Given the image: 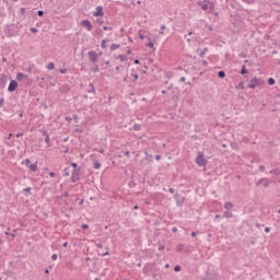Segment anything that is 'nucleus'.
I'll use <instances>...</instances> for the list:
<instances>
[{
  "instance_id": "nucleus-1",
  "label": "nucleus",
  "mask_w": 280,
  "mask_h": 280,
  "mask_svg": "<svg viewBox=\"0 0 280 280\" xmlns=\"http://www.w3.org/2000/svg\"><path fill=\"white\" fill-rule=\"evenodd\" d=\"M196 163L199 165V167H205L208 163L207 159H205V153L198 152V155L196 158Z\"/></svg>"
},
{
  "instance_id": "nucleus-2",
  "label": "nucleus",
  "mask_w": 280,
  "mask_h": 280,
  "mask_svg": "<svg viewBox=\"0 0 280 280\" xmlns=\"http://www.w3.org/2000/svg\"><path fill=\"white\" fill-rule=\"evenodd\" d=\"M264 81L261 79L254 78L250 80V83L247 85L248 89H255L256 86H261Z\"/></svg>"
},
{
  "instance_id": "nucleus-3",
  "label": "nucleus",
  "mask_w": 280,
  "mask_h": 280,
  "mask_svg": "<svg viewBox=\"0 0 280 280\" xmlns=\"http://www.w3.org/2000/svg\"><path fill=\"white\" fill-rule=\"evenodd\" d=\"M89 60L92 65H97V52L95 50H90L88 52Z\"/></svg>"
},
{
  "instance_id": "nucleus-4",
  "label": "nucleus",
  "mask_w": 280,
  "mask_h": 280,
  "mask_svg": "<svg viewBox=\"0 0 280 280\" xmlns=\"http://www.w3.org/2000/svg\"><path fill=\"white\" fill-rule=\"evenodd\" d=\"M197 5L201 8L203 12H207V10H209V0H198Z\"/></svg>"
},
{
  "instance_id": "nucleus-5",
  "label": "nucleus",
  "mask_w": 280,
  "mask_h": 280,
  "mask_svg": "<svg viewBox=\"0 0 280 280\" xmlns=\"http://www.w3.org/2000/svg\"><path fill=\"white\" fill-rule=\"evenodd\" d=\"M78 180H80V170L79 168H74L72 171L71 182L72 183H78Z\"/></svg>"
},
{
  "instance_id": "nucleus-6",
  "label": "nucleus",
  "mask_w": 280,
  "mask_h": 280,
  "mask_svg": "<svg viewBox=\"0 0 280 280\" xmlns=\"http://www.w3.org/2000/svg\"><path fill=\"white\" fill-rule=\"evenodd\" d=\"M18 86H19V82H16L15 80H12L8 86L9 93H14V91H16Z\"/></svg>"
},
{
  "instance_id": "nucleus-7",
  "label": "nucleus",
  "mask_w": 280,
  "mask_h": 280,
  "mask_svg": "<svg viewBox=\"0 0 280 280\" xmlns=\"http://www.w3.org/2000/svg\"><path fill=\"white\" fill-rule=\"evenodd\" d=\"M82 27H86L88 32H93V24L89 20H83L81 22Z\"/></svg>"
},
{
  "instance_id": "nucleus-8",
  "label": "nucleus",
  "mask_w": 280,
  "mask_h": 280,
  "mask_svg": "<svg viewBox=\"0 0 280 280\" xmlns=\"http://www.w3.org/2000/svg\"><path fill=\"white\" fill-rule=\"evenodd\" d=\"M93 16H104V8L102 5L96 7V11L93 13Z\"/></svg>"
},
{
  "instance_id": "nucleus-9",
  "label": "nucleus",
  "mask_w": 280,
  "mask_h": 280,
  "mask_svg": "<svg viewBox=\"0 0 280 280\" xmlns=\"http://www.w3.org/2000/svg\"><path fill=\"white\" fill-rule=\"evenodd\" d=\"M175 200L177 202V207H183V203L185 202V198H183L180 195H175Z\"/></svg>"
},
{
  "instance_id": "nucleus-10",
  "label": "nucleus",
  "mask_w": 280,
  "mask_h": 280,
  "mask_svg": "<svg viewBox=\"0 0 280 280\" xmlns=\"http://www.w3.org/2000/svg\"><path fill=\"white\" fill-rule=\"evenodd\" d=\"M262 183H265V184H264V187H268V185H270V182H268L267 178H260V179L256 183V185L259 186V185H261Z\"/></svg>"
},
{
  "instance_id": "nucleus-11",
  "label": "nucleus",
  "mask_w": 280,
  "mask_h": 280,
  "mask_svg": "<svg viewBox=\"0 0 280 280\" xmlns=\"http://www.w3.org/2000/svg\"><path fill=\"white\" fill-rule=\"evenodd\" d=\"M23 78L27 79V74H24L23 72H19L16 74L18 82H21V80H23Z\"/></svg>"
},
{
  "instance_id": "nucleus-12",
  "label": "nucleus",
  "mask_w": 280,
  "mask_h": 280,
  "mask_svg": "<svg viewBox=\"0 0 280 280\" xmlns=\"http://www.w3.org/2000/svg\"><path fill=\"white\" fill-rule=\"evenodd\" d=\"M224 209H226V211H231V209H233V202L226 201L224 203Z\"/></svg>"
},
{
  "instance_id": "nucleus-13",
  "label": "nucleus",
  "mask_w": 280,
  "mask_h": 280,
  "mask_svg": "<svg viewBox=\"0 0 280 280\" xmlns=\"http://www.w3.org/2000/svg\"><path fill=\"white\" fill-rule=\"evenodd\" d=\"M208 10L210 12H212L213 10H215V3H213L212 1L208 0Z\"/></svg>"
},
{
  "instance_id": "nucleus-14",
  "label": "nucleus",
  "mask_w": 280,
  "mask_h": 280,
  "mask_svg": "<svg viewBox=\"0 0 280 280\" xmlns=\"http://www.w3.org/2000/svg\"><path fill=\"white\" fill-rule=\"evenodd\" d=\"M223 218H233V212H231V210L224 211Z\"/></svg>"
},
{
  "instance_id": "nucleus-15",
  "label": "nucleus",
  "mask_w": 280,
  "mask_h": 280,
  "mask_svg": "<svg viewBox=\"0 0 280 280\" xmlns=\"http://www.w3.org/2000/svg\"><path fill=\"white\" fill-rule=\"evenodd\" d=\"M218 78H220L221 80L226 78V72H224V70H221L218 72Z\"/></svg>"
},
{
  "instance_id": "nucleus-16",
  "label": "nucleus",
  "mask_w": 280,
  "mask_h": 280,
  "mask_svg": "<svg viewBox=\"0 0 280 280\" xmlns=\"http://www.w3.org/2000/svg\"><path fill=\"white\" fill-rule=\"evenodd\" d=\"M176 250L177 253H183V250H185V245L184 244L177 245Z\"/></svg>"
},
{
  "instance_id": "nucleus-17",
  "label": "nucleus",
  "mask_w": 280,
  "mask_h": 280,
  "mask_svg": "<svg viewBox=\"0 0 280 280\" xmlns=\"http://www.w3.org/2000/svg\"><path fill=\"white\" fill-rule=\"evenodd\" d=\"M119 47H121L120 44H112L110 45V51H115V49H119Z\"/></svg>"
},
{
  "instance_id": "nucleus-18",
  "label": "nucleus",
  "mask_w": 280,
  "mask_h": 280,
  "mask_svg": "<svg viewBox=\"0 0 280 280\" xmlns=\"http://www.w3.org/2000/svg\"><path fill=\"white\" fill-rule=\"evenodd\" d=\"M270 174H273L275 176H280V170L279 168H273L270 171Z\"/></svg>"
},
{
  "instance_id": "nucleus-19",
  "label": "nucleus",
  "mask_w": 280,
  "mask_h": 280,
  "mask_svg": "<svg viewBox=\"0 0 280 280\" xmlns=\"http://www.w3.org/2000/svg\"><path fill=\"white\" fill-rule=\"evenodd\" d=\"M28 167H30L31 172H36L38 170V165H36V164H31V165H28Z\"/></svg>"
},
{
  "instance_id": "nucleus-20",
  "label": "nucleus",
  "mask_w": 280,
  "mask_h": 280,
  "mask_svg": "<svg viewBox=\"0 0 280 280\" xmlns=\"http://www.w3.org/2000/svg\"><path fill=\"white\" fill-rule=\"evenodd\" d=\"M90 89L88 90V93H95V86L93 85V83L89 84Z\"/></svg>"
},
{
  "instance_id": "nucleus-21",
  "label": "nucleus",
  "mask_w": 280,
  "mask_h": 280,
  "mask_svg": "<svg viewBox=\"0 0 280 280\" xmlns=\"http://www.w3.org/2000/svg\"><path fill=\"white\" fill-rule=\"evenodd\" d=\"M207 51H209V48H203L202 51L199 54V58H205Z\"/></svg>"
},
{
  "instance_id": "nucleus-22",
  "label": "nucleus",
  "mask_w": 280,
  "mask_h": 280,
  "mask_svg": "<svg viewBox=\"0 0 280 280\" xmlns=\"http://www.w3.org/2000/svg\"><path fill=\"white\" fill-rule=\"evenodd\" d=\"M44 135L46 136L45 143H47L48 145H51V144H49L50 143V139H49V135H47V131H44Z\"/></svg>"
},
{
  "instance_id": "nucleus-23",
  "label": "nucleus",
  "mask_w": 280,
  "mask_h": 280,
  "mask_svg": "<svg viewBox=\"0 0 280 280\" xmlns=\"http://www.w3.org/2000/svg\"><path fill=\"white\" fill-rule=\"evenodd\" d=\"M91 70L93 71V73H97V71H100V66H97V63H94Z\"/></svg>"
},
{
  "instance_id": "nucleus-24",
  "label": "nucleus",
  "mask_w": 280,
  "mask_h": 280,
  "mask_svg": "<svg viewBox=\"0 0 280 280\" xmlns=\"http://www.w3.org/2000/svg\"><path fill=\"white\" fill-rule=\"evenodd\" d=\"M56 67V65L54 63V62H49L48 65H47V69H48V71H52V69Z\"/></svg>"
},
{
  "instance_id": "nucleus-25",
  "label": "nucleus",
  "mask_w": 280,
  "mask_h": 280,
  "mask_svg": "<svg viewBox=\"0 0 280 280\" xmlns=\"http://www.w3.org/2000/svg\"><path fill=\"white\" fill-rule=\"evenodd\" d=\"M235 89H241L242 91H244V89H245L244 82H240V83L235 86Z\"/></svg>"
},
{
  "instance_id": "nucleus-26",
  "label": "nucleus",
  "mask_w": 280,
  "mask_h": 280,
  "mask_svg": "<svg viewBox=\"0 0 280 280\" xmlns=\"http://www.w3.org/2000/svg\"><path fill=\"white\" fill-rule=\"evenodd\" d=\"M246 73H248V70H246V67H245V66H242L241 74H242V75H246Z\"/></svg>"
},
{
  "instance_id": "nucleus-27",
  "label": "nucleus",
  "mask_w": 280,
  "mask_h": 280,
  "mask_svg": "<svg viewBox=\"0 0 280 280\" xmlns=\"http://www.w3.org/2000/svg\"><path fill=\"white\" fill-rule=\"evenodd\" d=\"M275 83H276V81H275L273 78H269V79H268V84H269L270 86H275Z\"/></svg>"
},
{
  "instance_id": "nucleus-28",
  "label": "nucleus",
  "mask_w": 280,
  "mask_h": 280,
  "mask_svg": "<svg viewBox=\"0 0 280 280\" xmlns=\"http://www.w3.org/2000/svg\"><path fill=\"white\" fill-rule=\"evenodd\" d=\"M102 167V163L94 162V170H100Z\"/></svg>"
},
{
  "instance_id": "nucleus-29",
  "label": "nucleus",
  "mask_w": 280,
  "mask_h": 280,
  "mask_svg": "<svg viewBox=\"0 0 280 280\" xmlns=\"http://www.w3.org/2000/svg\"><path fill=\"white\" fill-rule=\"evenodd\" d=\"M133 130H136V131L141 130V125L135 124V125H133Z\"/></svg>"
},
{
  "instance_id": "nucleus-30",
  "label": "nucleus",
  "mask_w": 280,
  "mask_h": 280,
  "mask_svg": "<svg viewBox=\"0 0 280 280\" xmlns=\"http://www.w3.org/2000/svg\"><path fill=\"white\" fill-rule=\"evenodd\" d=\"M118 58L120 62H126V60H128L124 55H119Z\"/></svg>"
},
{
  "instance_id": "nucleus-31",
  "label": "nucleus",
  "mask_w": 280,
  "mask_h": 280,
  "mask_svg": "<svg viewBox=\"0 0 280 280\" xmlns=\"http://www.w3.org/2000/svg\"><path fill=\"white\" fill-rule=\"evenodd\" d=\"M102 49H106V39H103L101 43Z\"/></svg>"
},
{
  "instance_id": "nucleus-32",
  "label": "nucleus",
  "mask_w": 280,
  "mask_h": 280,
  "mask_svg": "<svg viewBox=\"0 0 280 280\" xmlns=\"http://www.w3.org/2000/svg\"><path fill=\"white\" fill-rule=\"evenodd\" d=\"M31 32H32V34H38V28L32 27V28H31Z\"/></svg>"
},
{
  "instance_id": "nucleus-33",
  "label": "nucleus",
  "mask_w": 280,
  "mask_h": 280,
  "mask_svg": "<svg viewBox=\"0 0 280 280\" xmlns=\"http://www.w3.org/2000/svg\"><path fill=\"white\" fill-rule=\"evenodd\" d=\"M132 78H133V82H137V80H139V74L135 73L132 74Z\"/></svg>"
},
{
  "instance_id": "nucleus-34",
  "label": "nucleus",
  "mask_w": 280,
  "mask_h": 280,
  "mask_svg": "<svg viewBox=\"0 0 280 280\" xmlns=\"http://www.w3.org/2000/svg\"><path fill=\"white\" fill-rule=\"evenodd\" d=\"M103 30H104V32H108V30L113 31V27H110V26H103Z\"/></svg>"
},
{
  "instance_id": "nucleus-35",
  "label": "nucleus",
  "mask_w": 280,
  "mask_h": 280,
  "mask_svg": "<svg viewBox=\"0 0 280 280\" xmlns=\"http://www.w3.org/2000/svg\"><path fill=\"white\" fill-rule=\"evenodd\" d=\"M37 15H38V16H44V15H45V11L39 10V11L37 12Z\"/></svg>"
},
{
  "instance_id": "nucleus-36",
  "label": "nucleus",
  "mask_w": 280,
  "mask_h": 280,
  "mask_svg": "<svg viewBox=\"0 0 280 280\" xmlns=\"http://www.w3.org/2000/svg\"><path fill=\"white\" fill-rule=\"evenodd\" d=\"M147 45H148L151 49H154V43L149 42Z\"/></svg>"
},
{
  "instance_id": "nucleus-37",
  "label": "nucleus",
  "mask_w": 280,
  "mask_h": 280,
  "mask_svg": "<svg viewBox=\"0 0 280 280\" xmlns=\"http://www.w3.org/2000/svg\"><path fill=\"white\" fill-rule=\"evenodd\" d=\"M81 229H82L83 231H86V229H89V224H82V225H81Z\"/></svg>"
},
{
  "instance_id": "nucleus-38",
  "label": "nucleus",
  "mask_w": 280,
  "mask_h": 280,
  "mask_svg": "<svg viewBox=\"0 0 280 280\" xmlns=\"http://www.w3.org/2000/svg\"><path fill=\"white\" fill-rule=\"evenodd\" d=\"M174 270H175V272H180V266H175V268H174Z\"/></svg>"
},
{
  "instance_id": "nucleus-39",
  "label": "nucleus",
  "mask_w": 280,
  "mask_h": 280,
  "mask_svg": "<svg viewBox=\"0 0 280 280\" xmlns=\"http://www.w3.org/2000/svg\"><path fill=\"white\" fill-rule=\"evenodd\" d=\"M51 259H52V261H56V259H58V254H54V255L51 256Z\"/></svg>"
},
{
  "instance_id": "nucleus-40",
  "label": "nucleus",
  "mask_w": 280,
  "mask_h": 280,
  "mask_svg": "<svg viewBox=\"0 0 280 280\" xmlns=\"http://www.w3.org/2000/svg\"><path fill=\"white\" fill-rule=\"evenodd\" d=\"M5 103L4 98H0V108L3 106V104Z\"/></svg>"
},
{
  "instance_id": "nucleus-41",
  "label": "nucleus",
  "mask_w": 280,
  "mask_h": 280,
  "mask_svg": "<svg viewBox=\"0 0 280 280\" xmlns=\"http://www.w3.org/2000/svg\"><path fill=\"white\" fill-rule=\"evenodd\" d=\"M24 163H25V165H30V163H32V161H30V159H26V160H24Z\"/></svg>"
},
{
  "instance_id": "nucleus-42",
  "label": "nucleus",
  "mask_w": 280,
  "mask_h": 280,
  "mask_svg": "<svg viewBox=\"0 0 280 280\" xmlns=\"http://www.w3.org/2000/svg\"><path fill=\"white\" fill-rule=\"evenodd\" d=\"M96 247H97V248H104V245H103L102 243H97V244H96Z\"/></svg>"
},
{
  "instance_id": "nucleus-43",
  "label": "nucleus",
  "mask_w": 280,
  "mask_h": 280,
  "mask_svg": "<svg viewBox=\"0 0 280 280\" xmlns=\"http://www.w3.org/2000/svg\"><path fill=\"white\" fill-rule=\"evenodd\" d=\"M245 3H255V0H243Z\"/></svg>"
},
{
  "instance_id": "nucleus-44",
  "label": "nucleus",
  "mask_w": 280,
  "mask_h": 280,
  "mask_svg": "<svg viewBox=\"0 0 280 280\" xmlns=\"http://www.w3.org/2000/svg\"><path fill=\"white\" fill-rule=\"evenodd\" d=\"M23 191H26L27 194H30V191H32V188L31 187L24 188Z\"/></svg>"
},
{
  "instance_id": "nucleus-45",
  "label": "nucleus",
  "mask_w": 280,
  "mask_h": 280,
  "mask_svg": "<svg viewBox=\"0 0 280 280\" xmlns=\"http://www.w3.org/2000/svg\"><path fill=\"white\" fill-rule=\"evenodd\" d=\"M71 166H72V167H74V170H77V167H78V163L72 162V163H71Z\"/></svg>"
},
{
  "instance_id": "nucleus-46",
  "label": "nucleus",
  "mask_w": 280,
  "mask_h": 280,
  "mask_svg": "<svg viewBox=\"0 0 280 280\" xmlns=\"http://www.w3.org/2000/svg\"><path fill=\"white\" fill-rule=\"evenodd\" d=\"M20 13H21V14H25V8H21V9H20Z\"/></svg>"
},
{
  "instance_id": "nucleus-47",
  "label": "nucleus",
  "mask_w": 280,
  "mask_h": 280,
  "mask_svg": "<svg viewBox=\"0 0 280 280\" xmlns=\"http://www.w3.org/2000/svg\"><path fill=\"white\" fill-rule=\"evenodd\" d=\"M259 170H260L261 172H265V170H266V166H264V165H260V166H259Z\"/></svg>"
},
{
  "instance_id": "nucleus-48",
  "label": "nucleus",
  "mask_w": 280,
  "mask_h": 280,
  "mask_svg": "<svg viewBox=\"0 0 280 280\" xmlns=\"http://www.w3.org/2000/svg\"><path fill=\"white\" fill-rule=\"evenodd\" d=\"M59 71H60V73H62V74L67 73V69H60Z\"/></svg>"
},
{
  "instance_id": "nucleus-49",
  "label": "nucleus",
  "mask_w": 280,
  "mask_h": 280,
  "mask_svg": "<svg viewBox=\"0 0 280 280\" xmlns=\"http://www.w3.org/2000/svg\"><path fill=\"white\" fill-rule=\"evenodd\" d=\"M135 65H140L141 63V61L139 60V59H135Z\"/></svg>"
},
{
  "instance_id": "nucleus-50",
  "label": "nucleus",
  "mask_w": 280,
  "mask_h": 280,
  "mask_svg": "<svg viewBox=\"0 0 280 280\" xmlns=\"http://www.w3.org/2000/svg\"><path fill=\"white\" fill-rule=\"evenodd\" d=\"M49 176H50L51 178H54V176H56V173L50 172V173H49Z\"/></svg>"
},
{
  "instance_id": "nucleus-51",
  "label": "nucleus",
  "mask_w": 280,
  "mask_h": 280,
  "mask_svg": "<svg viewBox=\"0 0 280 280\" xmlns=\"http://www.w3.org/2000/svg\"><path fill=\"white\" fill-rule=\"evenodd\" d=\"M14 233H16V231H13V233H10L11 237H16V234Z\"/></svg>"
},
{
  "instance_id": "nucleus-52",
  "label": "nucleus",
  "mask_w": 280,
  "mask_h": 280,
  "mask_svg": "<svg viewBox=\"0 0 280 280\" xmlns=\"http://www.w3.org/2000/svg\"><path fill=\"white\" fill-rule=\"evenodd\" d=\"M265 233H270V228H265Z\"/></svg>"
},
{
  "instance_id": "nucleus-53",
  "label": "nucleus",
  "mask_w": 280,
  "mask_h": 280,
  "mask_svg": "<svg viewBox=\"0 0 280 280\" xmlns=\"http://www.w3.org/2000/svg\"><path fill=\"white\" fill-rule=\"evenodd\" d=\"M161 30H167V26H165V24H162Z\"/></svg>"
},
{
  "instance_id": "nucleus-54",
  "label": "nucleus",
  "mask_w": 280,
  "mask_h": 280,
  "mask_svg": "<svg viewBox=\"0 0 280 280\" xmlns=\"http://www.w3.org/2000/svg\"><path fill=\"white\" fill-rule=\"evenodd\" d=\"M185 80H187L185 77H182L180 79H179V82H185Z\"/></svg>"
},
{
  "instance_id": "nucleus-55",
  "label": "nucleus",
  "mask_w": 280,
  "mask_h": 280,
  "mask_svg": "<svg viewBox=\"0 0 280 280\" xmlns=\"http://www.w3.org/2000/svg\"><path fill=\"white\" fill-rule=\"evenodd\" d=\"M139 38H140L141 40H143V38H145V36L142 35V34H139Z\"/></svg>"
},
{
  "instance_id": "nucleus-56",
  "label": "nucleus",
  "mask_w": 280,
  "mask_h": 280,
  "mask_svg": "<svg viewBox=\"0 0 280 280\" xmlns=\"http://www.w3.org/2000/svg\"><path fill=\"white\" fill-rule=\"evenodd\" d=\"M172 231H173V233H177L178 228H173Z\"/></svg>"
},
{
  "instance_id": "nucleus-57",
  "label": "nucleus",
  "mask_w": 280,
  "mask_h": 280,
  "mask_svg": "<svg viewBox=\"0 0 280 280\" xmlns=\"http://www.w3.org/2000/svg\"><path fill=\"white\" fill-rule=\"evenodd\" d=\"M125 156H130V151H126Z\"/></svg>"
},
{
  "instance_id": "nucleus-58",
  "label": "nucleus",
  "mask_w": 280,
  "mask_h": 280,
  "mask_svg": "<svg viewBox=\"0 0 280 280\" xmlns=\"http://www.w3.org/2000/svg\"><path fill=\"white\" fill-rule=\"evenodd\" d=\"M106 255H110V253L105 252V253L102 255V257H106Z\"/></svg>"
},
{
  "instance_id": "nucleus-59",
  "label": "nucleus",
  "mask_w": 280,
  "mask_h": 280,
  "mask_svg": "<svg viewBox=\"0 0 280 280\" xmlns=\"http://www.w3.org/2000/svg\"><path fill=\"white\" fill-rule=\"evenodd\" d=\"M168 191H170V194H174L175 190H174V188H170Z\"/></svg>"
},
{
  "instance_id": "nucleus-60",
  "label": "nucleus",
  "mask_w": 280,
  "mask_h": 280,
  "mask_svg": "<svg viewBox=\"0 0 280 280\" xmlns=\"http://www.w3.org/2000/svg\"><path fill=\"white\" fill-rule=\"evenodd\" d=\"M161 159V155H155V161H159Z\"/></svg>"
},
{
  "instance_id": "nucleus-61",
  "label": "nucleus",
  "mask_w": 280,
  "mask_h": 280,
  "mask_svg": "<svg viewBox=\"0 0 280 280\" xmlns=\"http://www.w3.org/2000/svg\"><path fill=\"white\" fill-rule=\"evenodd\" d=\"M197 233L196 232H191V237H196Z\"/></svg>"
},
{
  "instance_id": "nucleus-62",
  "label": "nucleus",
  "mask_w": 280,
  "mask_h": 280,
  "mask_svg": "<svg viewBox=\"0 0 280 280\" xmlns=\"http://www.w3.org/2000/svg\"><path fill=\"white\" fill-rule=\"evenodd\" d=\"M127 54L130 55L132 54V50H130V48L127 49Z\"/></svg>"
},
{
  "instance_id": "nucleus-63",
  "label": "nucleus",
  "mask_w": 280,
  "mask_h": 280,
  "mask_svg": "<svg viewBox=\"0 0 280 280\" xmlns=\"http://www.w3.org/2000/svg\"><path fill=\"white\" fill-rule=\"evenodd\" d=\"M67 246H69V243H63V248H67Z\"/></svg>"
},
{
  "instance_id": "nucleus-64",
  "label": "nucleus",
  "mask_w": 280,
  "mask_h": 280,
  "mask_svg": "<svg viewBox=\"0 0 280 280\" xmlns=\"http://www.w3.org/2000/svg\"><path fill=\"white\" fill-rule=\"evenodd\" d=\"M15 137H23V133H16V136Z\"/></svg>"
}]
</instances>
